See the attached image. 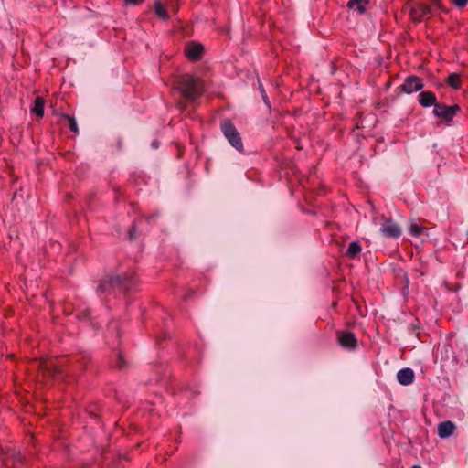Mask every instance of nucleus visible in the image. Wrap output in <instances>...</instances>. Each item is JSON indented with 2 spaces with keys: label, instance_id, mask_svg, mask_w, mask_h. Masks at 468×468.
I'll use <instances>...</instances> for the list:
<instances>
[{
  "label": "nucleus",
  "instance_id": "1",
  "mask_svg": "<svg viewBox=\"0 0 468 468\" xmlns=\"http://www.w3.org/2000/svg\"><path fill=\"white\" fill-rule=\"evenodd\" d=\"M176 87L182 96L191 102H195L203 92V80L191 74H183L175 80Z\"/></svg>",
  "mask_w": 468,
  "mask_h": 468
},
{
  "label": "nucleus",
  "instance_id": "2",
  "mask_svg": "<svg viewBox=\"0 0 468 468\" xmlns=\"http://www.w3.org/2000/svg\"><path fill=\"white\" fill-rule=\"evenodd\" d=\"M133 284V279L128 275H114L103 280L98 286L101 292H110L118 291L123 292Z\"/></svg>",
  "mask_w": 468,
  "mask_h": 468
},
{
  "label": "nucleus",
  "instance_id": "3",
  "mask_svg": "<svg viewBox=\"0 0 468 468\" xmlns=\"http://www.w3.org/2000/svg\"><path fill=\"white\" fill-rule=\"evenodd\" d=\"M221 130L224 136L230 144V145L233 148H235L238 152H242L243 143L240 134L239 133L236 127L233 125V123L229 121L224 122L221 125Z\"/></svg>",
  "mask_w": 468,
  "mask_h": 468
},
{
  "label": "nucleus",
  "instance_id": "4",
  "mask_svg": "<svg viewBox=\"0 0 468 468\" xmlns=\"http://www.w3.org/2000/svg\"><path fill=\"white\" fill-rule=\"evenodd\" d=\"M459 110V106L457 104L452 106H447L445 104L437 103L433 109V113L441 119L446 121H452L453 116L456 114Z\"/></svg>",
  "mask_w": 468,
  "mask_h": 468
},
{
  "label": "nucleus",
  "instance_id": "5",
  "mask_svg": "<svg viewBox=\"0 0 468 468\" xmlns=\"http://www.w3.org/2000/svg\"><path fill=\"white\" fill-rule=\"evenodd\" d=\"M381 235L385 238H399L401 235V229L391 218L385 220V223L379 229Z\"/></svg>",
  "mask_w": 468,
  "mask_h": 468
},
{
  "label": "nucleus",
  "instance_id": "6",
  "mask_svg": "<svg viewBox=\"0 0 468 468\" xmlns=\"http://www.w3.org/2000/svg\"><path fill=\"white\" fill-rule=\"evenodd\" d=\"M422 88V80L417 76H410L406 78L404 83L401 85V90L407 94H411L415 91H419Z\"/></svg>",
  "mask_w": 468,
  "mask_h": 468
},
{
  "label": "nucleus",
  "instance_id": "7",
  "mask_svg": "<svg viewBox=\"0 0 468 468\" xmlns=\"http://www.w3.org/2000/svg\"><path fill=\"white\" fill-rule=\"evenodd\" d=\"M203 53L204 46L201 43L190 41L186 46L185 54L192 61L199 59Z\"/></svg>",
  "mask_w": 468,
  "mask_h": 468
},
{
  "label": "nucleus",
  "instance_id": "8",
  "mask_svg": "<svg viewBox=\"0 0 468 468\" xmlns=\"http://www.w3.org/2000/svg\"><path fill=\"white\" fill-rule=\"evenodd\" d=\"M339 344L345 348H354L357 340L356 335L350 332H343L338 337Z\"/></svg>",
  "mask_w": 468,
  "mask_h": 468
},
{
  "label": "nucleus",
  "instance_id": "9",
  "mask_svg": "<svg viewBox=\"0 0 468 468\" xmlns=\"http://www.w3.org/2000/svg\"><path fill=\"white\" fill-rule=\"evenodd\" d=\"M397 379L401 385H410L413 382L414 372L410 367L399 369L397 373Z\"/></svg>",
  "mask_w": 468,
  "mask_h": 468
},
{
  "label": "nucleus",
  "instance_id": "10",
  "mask_svg": "<svg viewBox=\"0 0 468 468\" xmlns=\"http://www.w3.org/2000/svg\"><path fill=\"white\" fill-rule=\"evenodd\" d=\"M418 97L419 103L424 108L435 107V104H437L436 96L431 91H421Z\"/></svg>",
  "mask_w": 468,
  "mask_h": 468
},
{
  "label": "nucleus",
  "instance_id": "11",
  "mask_svg": "<svg viewBox=\"0 0 468 468\" xmlns=\"http://www.w3.org/2000/svg\"><path fill=\"white\" fill-rule=\"evenodd\" d=\"M454 429L455 425L450 420L441 422L438 426V435L443 439L448 438L452 434Z\"/></svg>",
  "mask_w": 468,
  "mask_h": 468
},
{
  "label": "nucleus",
  "instance_id": "12",
  "mask_svg": "<svg viewBox=\"0 0 468 468\" xmlns=\"http://www.w3.org/2000/svg\"><path fill=\"white\" fill-rule=\"evenodd\" d=\"M368 3V0H350L347 3V6L350 9H353L357 12L359 15H363L366 12V5Z\"/></svg>",
  "mask_w": 468,
  "mask_h": 468
},
{
  "label": "nucleus",
  "instance_id": "13",
  "mask_svg": "<svg viewBox=\"0 0 468 468\" xmlns=\"http://www.w3.org/2000/svg\"><path fill=\"white\" fill-rule=\"evenodd\" d=\"M361 250L362 248L358 241H352L346 251V255L349 258H355L361 252Z\"/></svg>",
  "mask_w": 468,
  "mask_h": 468
},
{
  "label": "nucleus",
  "instance_id": "14",
  "mask_svg": "<svg viewBox=\"0 0 468 468\" xmlns=\"http://www.w3.org/2000/svg\"><path fill=\"white\" fill-rule=\"evenodd\" d=\"M44 100L41 97H37L35 99V102L33 107L31 108V112L37 114L39 117L44 115Z\"/></svg>",
  "mask_w": 468,
  "mask_h": 468
},
{
  "label": "nucleus",
  "instance_id": "15",
  "mask_svg": "<svg viewBox=\"0 0 468 468\" xmlns=\"http://www.w3.org/2000/svg\"><path fill=\"white\" fill-rule=\"evenodd\" d=\"M154 12L160 18L164 20L168 18V14L165 7L158 0L154 2Z\"/></svg>",
  "mask_w": 468,
  "mask_h": 468
},
{
  "label": "nucleus",
  "instance_id": "16",
  "mask_svg": "<svg viewBox=\"0 0 468 468\" xmlns=\"http://www.w3.org/2000/svg\"><path fill=\"white\" fill-rule=\"evenodd\" d=\"M447 83L453 89L460 88L459 76L456 73H452L449 75Z\"/></svg>",
  "mask_w": 468,
  "mask_h": 468
},
{
  "label": "nucleus",
  "instance_id": "17",
  "mask_svg": "<svg viewBox=\"0 0 468 468\" xmlns=\"http://www.w3.org/2000/svg\"><path fill=\"white\" fill-rule=\"evenodd\" d=\"M422 230H423V228L420 225L414 223V222L410 223V232L411 235L420 236V233L422 232Z\"/></svg>",
  "mask_w": 468,
  "mask_h": 468
},
{
  "label": "nucleus",
  "instance_id": "18",
  "mask_svg": "<svg viewBox=\"0 0 468 468\" xmlns=\"http://www.w3.org/2000/svg\"><path fill=\"white\" fill-rule=\"evenodd\" d=\"M64 117L69 121V129L74 133H78V126L75 118L69 115H64Z\"/></svg>",
  "mask_w": 468,
  "mask_h": 468
},
{
  "label": "nucleus",
  "instance_id": "19",
  "mask_svg": "<svg viewBox=\"0 0 468 468\" xmlns=\"http://www.w3.org/2000/svg\"><path fill=\"white\" fill-rule=\"evenodd\" d=\"M452 4L459 8L464 7L468 4V0H452Z\"/></svg>",
  "mask_w": 468,
  "mask_h": 468
},
{
  "label": "nucleus",
  "instance_id": "20",
  "mask_svg": "<svg viewBox=\"0 0 468 468\" xmlns=\"http://www.w3.org/2000/svg\"><path fill=\"white\" fill-rule=\"evenodd\" d=\"M123 366H124V359H123V356H122V353H119V354H118V360H117L116 364H115V367H123Z\"/></svg>",
  "mask_w": 468,
  "mask_h": 468
},
{
  "label": "nucleus",
  "instance_id": "21",
  "mask_svg": "<svg viewBox=\"0 0 468 468\" xmlns=\"http://www.w3.org/2000/svg\"><path fill=\"white\" fill-rule=\"evenodd\" d=\"M135 234H136V228L133 225V226H132V228L128 231V238H129V239L132 240L133 239H134Z\"/></svg>",
  "mask_w": 468,
  "mask_h": 468
},
{
  "label": "nucleus",
  "instance_id": "22",
  "mask_svg": "<svg viewBox=\"0 0 468 468\" xmlns=\"http://www.w3.org/2000/svg\"><path fill=\"white\" fill-rule=\"evenodd\" d=\"M144 0H124L125 5H137L141 4Z\"/></svg>",
  "mask_w": 468,
  "mask_h": 468
},
{
  "label": "nucleus",
  "instance_id": "23",
  "mask_svg": "<svg viewBox=\"0 0 468 468\" xmlns=\"http://www.w3.org/2000/svg\"><path fill=\"white\" fill-rule=\"evenodd\" d=\"M261 99H262V101H263L264 104H265V105L267 106V108L270 110V109H271V103H270V101H269V99H268L267 94L265 93V94H262V95H261Z\"/></svg>",
  "mask_w": 468,
  "mask_h": 468
},
{
  "label": "nucleus",
  "instance_id": "24",
  "mask_svg": "<svg viewBox=\"0 0 468 468\" xmlns=\"http://www.w3.org/2000/svg\"><path fill=\"white\" fill-rule=\"evenodd\" d=\"M257 81H258V90H259V91H260L261 95L265 94V93H266V91H265L264 87H263V85H262V83L261 82V80H260V79H259V78L257 79Z\"/></svg>",
  "mask_w": 468,
  "mask_h": 468
},
{
  "label": "nucleus",
  "instance_id": "25",
  "mask_svg": "<svg viewBox=\"0 0 468 468\" xmlns=\"http://www.w3.org/2000/svg\"><path fill=\"white\" fill-rule=\"evenodd\" d=\"M158 144H158V142H157L156 140H154V141H153V142H152V147H153L154 149H156V148L158 147Z\"/></svg>",
  "mask_w": 468,
  "mask_h": 468
},
{
  "label": "nucleus",
  "instance_id": "26",
  "mask_svg": "<svg viewBox=\"0 0 468 468\" xmlns=\"http://www.w3.org/2000/svg\"><path fill=\"white\" fill-rule=\"evenodd\" d=\"M83 317H88V313L87 312L83 313Z\"/></svg>",
  "mask_w": 468,
  "mask_h": 468
},
{
  "label": "nucleus",
  "instance_id": "27",
  "mask_svg": "<svg viewBox=\"0 0 468 468\" xmlns=\"http://www.w3.org/2000/svg\"><path fill=\"white\" fill-rule=\"evenodd\" d=\"M411 468H421V467H420V466H419V465H414V466H412Z\"/></svg>",
  "mask_w": 468,
  "mask_h": 468
},
{
  "label": "nucleus",
  "instance_id": "28",
  "mask_svg": "<svg viewBox=\"0 0 468 468\" xmlns=\"http://www.w3.org/2000/svg\"><path fill=\"white\" fill-rule=\"evenodd\" d=\"M467 235H468V230H467Z\"/></svg>",
  "mask_w": 468,
  "mask_h": 468
}]
</instances>
